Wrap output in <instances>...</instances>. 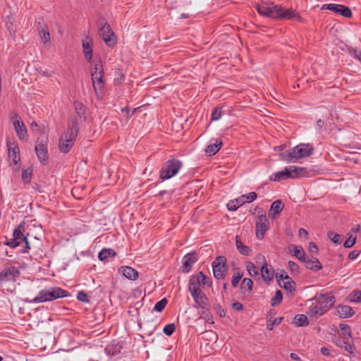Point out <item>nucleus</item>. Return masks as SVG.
Listing matches in <instances>:
<instances>
[{"label": "nucleus", "mask_w": 361, "mask_h": 361, "mask_svg": "<svg viewBox=\"0 0 361 361\" xmlns=\"http://www.w3.org/2000/svg\"><path fill=\"white\" fill-rule=\"evenodd\" d=\"M123 275L130 280H135L138 276L137 271L130 267H122Z\"/></svg>", "instance_id": "nucleus-29"}, {"label": "nucleus", "mask_w": 361, "mask_h": 361, "mask_svg": "<svg viewBox=\"0 0 361 361\" xmlns=\"http://www.w3.org/2000/svg\"><path fill=\"white\" fill-rule=\"evenodd\" d=\"M241 197L243 199V200L250 203L255 201L257 199V195L255 192H250L248 194L241 195Z\"/></svg>", "instance_id": "nucleus-52"}, {"label": "nucleus", "mask_w": 361, "mask_h": 361, "mask_svg": "<svg viewBox=\"0 0 361 361\" xmlns=\"http://www.w3.org/2000/svg\"><path fill=\"white\" fill-rule=\"evenodd\" d=\"M5 25L8 31V37L14 39L17 31V27L14 24V18L11 16L6 17L5 20Z\"/></svg>", "instance_id": "nucleus-21"}, {"label": "nucleus", "mask_w": 361, "mask_h": 361, "mask_svg": "<svg viewBox=\"0 0 361 361\" xmlns=\"http://www.w3.org/2000/svg\"><path fill=\"white\" fill-rule=\"evenodd\" d=\"M351 56L361 62V51L353 49L350 51Z\"/></svg>", "instance_id": "nucleus-62"}, {"label": "nucleus", "mask_w": 361, "mask_h": 361, "mask_svg": "<svg viewBox=\"0 0 361 361\" xmlns=\"http://www.w3.org/2000/svg\"><path fill=\"white\" fill-rule=\"evenodd\" d=\"M246 269L251 276H256L259 275V271L257 269L255 264L251 262H247Z\"/></svg>", "instance_id": "nucleus-45"}, {"label": "nucleus", "mask_w": 361, "mask_h": 361, "mask_svg": "<svg viewBox=\"0 0 361 361\" xmlns=\"http://www.w3.org/2000/svg\"><path fill=\"white\" fill-rule=\"evenodd\" d=\"M168 300L166 298H163L161 300L156 302L154 310L157 312H161L163 311V310L165 308L166 305H167Z\"/></svg>", "instance_id": "nucleus-48"}, {"label": "nucleus", "mask_w": 361, "mask_h": 361, "mask_svg": "<svg viewBox=\"0 0 361 361\" xmlns=\"http://www.w3.org/2000/svg\"><path fill=\"white\" fill-rule=\"evenodd\" d=\"M256 8L261 16L266 17L286 19L297 18L299 20L301 18L298 13L294 12L291 9H285L284 8L277 5L272 6L257 5Z\"/></svg>", "instance_id": "nucleus-1"}, {"label": "nucleus", "mask_w": 361, "mask_h": 361, "mask_svg": "<svg viewBox=\"0 0 361 361\" xmlns=\"http://www.w3.org/2000/svg\"><path fill=\"white\" fill-rule=\"evenodd\" d=\"M282 319H283L282 317H278V318L274 319L272 321L269 320L267 322V329L270 331L272 330L274 328V326L279 325L281 322Z\"/></svg>", "instance_id": "nucleus-54"}, {"label": "nucleus", "mask_w": 361, "mask_h": 361, "mask_svg": "<svg viewBox=\"0 0 361 361\" xmlns=\"http://www.w3.org/2000/svg\"><path fill=\"white\" fill-rule=\"evenodd\" d=\"M284 207V204L281 200L274 201L269 211V216L271 219H275L276 216L279 214Z\"/></svg>", "instance_id": "nucleus-19"}, {"label": "nucleus", "mask_w": 361, "mask_h": 361, "mask_svg": "<svg viewBox=\"0 0 361 361\" xmlns=\"http://www.w3.org/2000/svg\"><path fill=\"white\" fill-rule=\"evenodd\" d=\"M8 156L12 159L13 163L17 165L20 161V151L18 147L15 144L8 142Z\"/></svg>", "instance_id": "nucleus-18"}, {"label": "nucleus", "mask_w": 361, "mask_h": 361, "mask_svg": "<svg viewBox=\"0 0 361 361\" xmlns=\"http://www.w3.org/2000/svg\"><path fill=\"white\" fill-rule=\"evenodd\" d=\"M176 326L173 323L169 324L164 327L163 332L165 335L170 336L175 331Z\"/></svg>", "instance_id": "nucleus-51"}, {"label": "nucleus", "mask_w": 361, "mask_h": 361, "mask_svg": "<svg viewBox=\"0 0 361 361\" xmlns=\"http://www.w3.org/2000/svg\"><path fill=\"white\" fill-rule=\"evenodd\" d=\"M25 228V223L21 222L18 226L13 230V236L17 241H20V243L26 240L27 236L24 235L23 231Z\"/></svg>", "instance_id": "nucleus-23"}, {"label": "nucleus", "mask_w": 361, "mask_h": 361, "mask_svg": "<svg viewBox=\"0 0 361 361\" xmlns=\"http://www.w3.org/2000/svg\"><path fill=\"white\" fill-rule=\"evenodd\" d=\"M350 301L353 302H361V290H355L350 295Z\"/></svg>", "instance_id": "nucleus-50"}, {"label": "nucleus", "mask_w": 361, "mask_h": 361, "mask_svg": "<svg viewBox=\"0 0 361 361\" xmlns=\"http://www.w3.org/2000/svg\"><path fill=\"white\" fill-rule=\"evenodd\" d=\"M214 309L216 310V312L219 314V315L221 317H225V316H226L225 311L220 305H216L214 307Z\"/></svg>", "instance_id": "nucleus-61"}, {"label": "nucleus", "mask_w": 361, "mask_h": 361, "mask_svg": "<svg viewBox=\"0 0 361 361\" xmlns=\"http://www.w3.org/2000/svg\"><path fill=\"white\" fill-rule=\"evenodd\" d=\"M267 262L262 265L261 268L262 276L264 282L269 283L274 278V271L267 267Z\"/></svg>", "instance_id": "nucleus-24"}, {"label": "nucleus", "mask_w": 361, "mask_h": 361, "mask_svg": "<svg viewBox=\"0 0 361 361\" xmlns=\"http://www.w3.org/2000/svg\"><path fill=\"white\" fill-rule=\"evenodd\" d=\"M39 35L42 42H43L44 44L50 42V35L48 30V27H44V30H40V31H39Z\"/></svg>", "instance_id": "nucleus-44"}, {"label": "nucleus", "mask_w": 361, "mask_h": 361, "mask_svg": "<svg viewBox=\"0 0 361 361\" xmlns=\"http://www.w3.org/2000/svg\"><path fill=\"white\" fill-rule=\"evenodd\" d=\"M18 274L19 271L14 267L4 269L0 272V284L10 280L15 281Z\"/></svg>", "instance_id": "nucleus-15"}, {"label": "nucleus", "mask_w": 361, "mask_h": 361, "mask_svg": "<svg viewBox=\"0 0 361 361\" xmlns=\"http://www.w3.org/2000/svg\"><path fill=\"white\" fill-rule=\"evenodd\" d=\"M92 82L97 94H102L104 88L103 80V66L101 61L94 65V71L92 73Z\"/></svg>", "instance_id": "nucleus-8"}, {"label": "nucleus", "mask_w": 361, "mask_h": 361, "mask_svg": "<svg viewBox=\"0 0 361 361\" xmlns=\"http://www.w3.org/2000/svg\"><path fill=\"white\" fill-rule=\"evenodd\" d=\"M198 258L197 257V253L195 252H192L190 253H188L183 256L182 259V266L180 267L181 271L183 273H188L191 271L193 264L197 262Z\"/></svg>", "instance_id": "nucleus-12"}, {"label": "nucleus", "mask_w": 361, "mask_h": 361, "mask_svg": "<svg viewBox=\"0 0 361 361\" xmlns=\"http://www.w3.org/2000/svg\"><path fill=\"white\" fill-rule=\"evenodd\" d=\"M293 323L297 326H306L309 324L307 317L305 314H296L293 318Z\"/></svg>", "instance_id": "nucleus-34"}, {"label": "nucleus", "mask_w": 361, "mask_h": 361, "mask_svg": "<svg viewBox=\"0 0 361 361\" xmlns=\"http://www.w3.org/2000/svg\"><path fill=\"white\" fill-rule=\"evenodd\" d=\"M253 282L249 278H244L242 281L240 288L242 290L247 288V293L250 294L252 290Z\"/></svg>", "instance_id": "nucleus-37"}, {"label": "nucleus", "mask_w": 361, "mask_h": 361, "mask_svg": "<svg viewBox=\"0 0 361 361\" xmlns=\"http://www.w3.org/2000/svg\"><path fill=\"white\" fill-rule=\"evenodd\" d=\"M214 276L218 279H223L226 276L228 271L226 267V259L224 256H219L216 257L212 263Z\"/></svg>", "instance_id": "nucleus-9"}, {"label": "nucleus", "mask_w": 361, "mask_h": 361, "mask_svg": "<svg viewBox=\"0 0 361 361\" xmlns=\"http://www.w3.org/2000/svg\"><path fill=\"white\" fill-rule=\"evenodd\" d=\"M288 248L289 252L300 261H305L306 254L302 247L290 244L288 245Z\"/></svg>", "instance_id": "nucleus-17"}, {"label": "nucleus", "mask_w": 361, "mask_h": 361, "mask_svg": "<svg viewBox=\"0 0 361 361\" xmlns=\"http://www.w3.org/2000/svg\"><path fill=\"white\" fill-rule=\"evenodd\" d=\"M222 142L220 140H216L215 143L209 145L205 149V153L208 156H214L221 149Z\"/></svg>", "instance_id": "nucleus-26"}, {"label": "nucleus", "mask_w": 361, "mask_h": 361, "mask_svg": "<svg viewBox=\"0 0 361 361\" xmlns=\"http://www.w3.org/2000/svg\"><path fill=\"white\" fill-rule=\"evenodd\" d=\"M195 308H199L200 310L207 309L209 307L208 300H199L198 302H195V305H194Z\"/></svg>", "instance_id": "nucleus-58"}, {"label": "nucleus", "mask_w": 361, "mask_h": 361, "mask_svg": "<svg viewBox=\"0 0 361 361\" xmlns=\"http://www.w3.org/2000/svg\"><path fill=\"white\" fill-rule=\"evenodd\" d=\"M13 118V125L18 138L22 140H26L27 137V132L23 122L17 114L15 115Z\"/></svg>", "instance_id": "nucleus-14"}, {"label": "nucleus", "mask_w": 361, "mask_h": 361, "mask_svg": "<svg viewBox=\"0 0 361 361\" xmlns=\"http://www.w3.org/2000/svg\"><path fill=\"white\" fill-rule=\"evenodd\" d=\"M232 307L237 311H241L243 310V305L240 302H235L232 304Z\"/></svg>", "instance_id": "nucleus-64"}, {"label": "nucleus", "mask_w": 361, "mask_h": 361, "mask_svg": "<svg viewBox=\"0 0 361 361\" xmlns=\"http://www.w3.org/2000/svg\"><path fill=\"white\" fill-rule=\"evenodd\" d=\"M337 312L341 318L351 317L355 314V312L350 306L341 305L337 307Z\"/></svg>", "instance_id": "nucleus-22"}, {"label": "nucleus", "mask_w": 361, "mask_h": 361, "mask_svg": "<svg viewBox=\"0 0 361 361\" xmlns=\"http://www.w3.org/2000/svg\"><path fill=\"white\" fill-rule=\"evenodd\" d=\"M78 132L79 126L78 120L75 118L72 121L71 124L67 127L66 130L59 139V149L61 153L66 154L71 151Z\"/></svg>", "instance_id": "nucleus-3"}, {"label": "nucleus", "mask_w": 361, "mask_h": 361, "mask_svg": "<svg viewBox=\"0 0 361 361\" xmlns=\"http://www.w3.org/2000/svg\"><path fill=\"white\" fill-rule=\"evenodd\" d=\"M197 275H198L200 279L202 281V286L203 288H204L205 287H211L212 286V281L211 278L204 275L202 273V271H200L197 274Z\"/></svg>", "instance_id": "nucleus-39"}, {"label": "nucleus", "mask_w": 361, "mask_h": 361, "mask_svg": "<svg viewBox=\"0 0 361 361\" xmlns=\"http://www.w3.org/2000/svg\"><path fill=\"white\" fill-rule=\"evenodd\" d=\"M195 302H198L199 300H208V298L207 295L204 294V293L202 290H197L195 293H190Z\"/></svg>", "instance_id": "nucleus-42"}, {"label": "nucleus", "mask_w": 361, "mask_h": 361, "mask_svg": "<svg viewBox=\"0 0 361 361\" xmlns=\"http://www.w3.org/2000/svg\"><path fill=\"white\" fill-rule=\"evenodd\" d=\"M200 278L197 274H193L190 276L189 281V290L190 293L202 290L200 288Z\"/></svg>", "instance_id": "nucleus-25"}, {"label": "nucleus", "mask_w": 361, "mask_h": 361, "mask_svg": "<svg viewBox=\"0 0 361 361\" xmlns=\"http://www.w3.org/2000/svg\"><path fill=\"white\" fill-rule=\"evenodd\" d=\"M288 267L293 274H300V269L299 266L293 261H289L288 263Z\"/></svg>", "instance_id": "nucleus-53"}, {"label": "nucleus", "mask_w": 361, "mask_h": 361, "mask_svg": "<svg viewBox=\"0 0 361 361\" xmlns=\"http://www.w3.org/2000/svg\"><path fill=\"white\" fill-rule=\"evenodd\" d=\"M70 294L68 291L62 289L60 287H51L48 289L40 290L34 299L27 301L30 303H40L52 301L59 298H66Z\"/></svg>", "instance_id": "nucleus-4"}, {"label": "nucleus", "mask_w": 361, "mask_h": 361, "mask_svg": "<svg viewBox=\"0 0 361 361\" xmlns=\"http://www.w3.org/2000/svg\"><path fill=\"white\" fill-rule=\"evenodd\" d=\"M287 178H293L290 166L286 167L283 171L276 172L269 177L270 180L276 182Z\"/></svg>", "instance_id": "nucleus-16"}, {"label": "nucleus", "mask_w": 361, "mask_h": 361, "mask_svg": "<svg viewBox=\"0 0 361 361\" xmlns=\"http://www.w3.org/2000/svg\"><path fill=\"white\" fill-rule=\"evenodd\" d=\"M82 47L84 56L87 62H90L92 59L93 50H92V39L86 35L82 39Z\"/></svg>", "instance_id": "nucleus-13"}, {"label": "nucleus", "mask_w": 361, "mask_h": 361, "mask_svg": "<svg viewBox=\"0 0 361 361\" xmlns=\"http://www.w3.org/2000/svg\"><path fill=\"white\" fill-rule=\"evenodd\" d=\"M235 245L238 252L241 255L245 256H248L250 255L251 249L248 246L243 245L238 235H236L235 237Z\"/></svg>", "instance_id": "nucleus-28"}, {"label": "nucleus", "mask_w": 361, "mask_h": 361, "mask_svg": "<svg viewBox=\"0 0 361 361\" xmlns=\"http://www.w3.org/2000/svg\"><path fill=\"white\" fill-rule=\"evenodd\" d=\"M292 171L293 178L307 176L308 175V171L307 168L298 167L295 166H290Z\"/></svg>", "instance_id": "nucleus-30"}, {"label": "nucleus", "mask_w": 361, "mask_h": 361, "mask_svg": "<svg viewBox=\"0 0 361 361\" xmlns=\"http://www.w3.org/2000/svg\"><path fill=\"white\" fill-rule=\"evenodd\" d=\"M183 164L177 159H171L164 162L159 171V178L163 180H168L175 176L181 169Z\"/></svg>", "instance_id": "nucleus-5"}, {"label": "nucleus", "mask_w": 361, "mask_h": 361, "mask_svg": "<svg viewBox=\"0 0 361 361\" xmlns=\"http://www.w3.org/2000/svg\"><path fill=\"white\" fill-rule=\"evenodd\" d=\"M255 210H258V214H259L258 218H257V221L256 224H269V222L267 218L266 214L262 208L256 207Z\"/></svg>", "instance_id": "nucleus-41"}, {"label": "nucleus", "mask_w": 361, "mask_h": 361, "mask_svg": "<svg viewBox=\"0 0 361 361\" xmlns=\"http://www.w3.org/2000/svg\"><path fill=\"white\" fill-rule=\"evenodd\" d=\"M356 241V237H353V235H350L349 238L344 242L343 246L346 248L352 247Z\"/></svg>", "instance_id": "nucleus-57"}, {"label": "nucleus", "mask_w": 361, "mask_h": 361, "mask_svg": "<svg viewBox=\"0 0 361 361\" xmlns=\"http://www.w3.org/2000/svg\"><path fill=\"white\" fill-rule=\"evenodd\" d=\"M339 328L342 332L344 340H349L351 338V329L350 326L345 324H340Z\"/></svg>", "instance_id": "nucleus-40"}, {"label": "nucleus", "mask_w": 361, "mask_h": 361, "mask_svg": "<svg viewBox=\"0 0 361 361\" xmlns=\"http://www.w3.org/2000/svg\"><path fill=\"white\" fill-rule=\"evenodd\" d=\"M314 152L312 145L300 143L279 154L280 159L286 162H295L297 160L310 157Z\"/></svg>", "instance_id": "nucleus-2"}, {"label": "nucleus", "mask_w": 361, "mask_h": 361, "mask_svg": "<svg viewBox=\"0 0 361 361\" xmlns=\"http://www.w3.org/2000/svg\"><path fill=\"white\" fill-rule=\"evenodd\" d=\"M99 35L109 47H114L117 43V37L111 28L110 25L104 20L101 19L98 23Z\"/></svg>", "instance_id": "nucleus-6"}, {"label": "nucleus", "mask_w": 361, "mask_h": 361, "mask_svg": "<svg viewBox=\"0 0 361 361\" xmlns=\"http://www.w3.org/2000/svg\"><path fill=\"white\" fill-rule=\"evenodd\" d=\"M328 237L329 238L331 239V240L336 244V245H339L342 243V238H341V235H340L339 234L336 233H334V232H329L328 233Z\"/></svg>", "instance_id": "nucleus-49"}, {"label": "nucleus", "mask_w": 361, "mask_h": 361, "mask_svg": "<svg viewBox=\"0 0 361 361\" xmlns=\"http://www.w3.org/2000/svg\"><path fill=\"white\" fill-rule=\"evenodd\" d=\"M245 202V200L242 198V197H239L237 199L232 200L228 202L227 204V208L229 211H236L238 207L243 205Z\"/></svg>", "instance_id": "nucleus-32"}, {"label": "nucleus", "mask_w": 361, "mask_h": 361, "mask_svg": "<svg viewBox=\"0 0 361 361\" xmlns=\"http://www.w3.org/2000/svg\"><path fill=\"white\" fill-rule=\"evenodd\" d=\"M276 279L278 284L280 286H282L281 281L289 280L290 279V276L287 274V273L286 272L285 270L281 269V270H280L279 273L276 274Z\"/></svg>", "instance_id": "nucleus-46"}, {"label": "nucleus", "mask_w": 361, "mask_h": 361, "mask_svg": "<svg viewBox=\"0 0 361 361\" xmlns=\"http://www.w3.org/2000/svg\"><path fill=\"white\" fill-rule=\"evenodd\" d=\"M324 313L325 312L319 305H315L310 308L307 314L310 316V317H314L315 319H317Z\"/></svg>", "instance_id": "nucleus-35"}, {"label": "nucleus", "mask_w": 361, "mask_h": 361, "mask_svg": "<svg viewBox=\"0 0 361 361\" xmlns=\"http://www.w3.org/2000/svg\"><path fill=\"white\" fill-rule=\"evenodd\" d=\"M302 262L305 263V265L307 269L314 271H317L322 268L320 262L316 257H312L311 259H310L306 256L305 261H302Z\"/></svg>", "instance_id": "nucleus-20"}, {"label": "nucleus", "mask_w": 361, "mask_h": 361, "mask_svg": "<svg viewBox=\"0 0 361 361\" xmlns=\"http://www.w3.org/2000/svg\"><path fill=\"white\" fill-rule=\"evenodd\" d=\"M322 10H329L334 12L336 14H339L345 18H351L352 17V11L349 7L345 6L344 5L336 4H324L322 8Z\"/></svg>", "instance_id": "nucleus-10"}, {"label": "nucleus", "mask_w": 361, "mask_h": 361, "mask_svg": "<svg viewBox=\"0 0 361 361\" xmlns=\"http://www.w3.org/2000/svg\"><path fill=\"white\" fill-rule=\"evenodd\" d=\"M309 250L310 252L316 253L318 251V247L314 243L311 242L309 244Z\"/></svg>", "instance_id": "nucleus-63"}, {"label": "nucleus", "mask_w": 361, "mask_h": 361, "mask_svg": "<svg viewBox=\"0 0 361 361\" xmlns=\"http://www.w3.org/2000/svg\"><path fill=\"white\" fill-rule=\"evenodd\" d=\"M116 252L111 248L102 249L98 254V258L101 261H106L109 257H114Z\"/></svg>", "instance_id": "nucleus-27"}, {"label": "nucleus", "mask_w": 361, "mask_h": 361, "mask_svg": "<svg viewBox=\"0 0 361 361\" xmlns=\"http://www.w3.org/2000/svg\"><path fill=\"white\" fill-rule=\"evenodd\" d=\"M212 121H217L219 120L221 116V110L219 108H214L212 110Z\"/></svg>", "instance_id": "nucleus-59"}, {"label": "nucleus", "mask_w": 361, "mask_h": 361, "mask_svg": "<svg viewBox=\"0 0 361 361\" xmlns=\"http://www.w3.org/2000/svg\"><path fill=\"white\" fill-rule=\"evenodd\" d=\"M4 243L11 248H15L20 245V241H17L15 238H13L11 239L7 240Z\"/></svg>", "instance_id": "nucleus-60"}, {"label": "nucleus", "mask_w": 361, "mask_h": 361, "mask_svg": "<svg viewBox=\"0 0 361 361\" xmlns=\"http://www.w3.org/2000/svg\"><path fill=\"white\" fill-rule=\"evenodd\" d=\"M269 224H256V235L258 239H263L265 232L269 229Z\"/></svg>", "instance_id": "nucleus-31"}, {"label": "nucleus", "mask_w": 361, "mask_h": 361, "mask_svg": "<svg viewBox=\"0 0 361 361\" xmlns=\"http://www.w3.org/2000/svg\"><path fill=\"white\" fill-rule=\"evenodd\" d=\"M313 300L319 303V306L325 312H326L336 302V298L334 295H326L323 293L316 294Z\"/></svg>", "instance_id": "nucleus-11"}, {"label": "nucleus", "mask_w": 361, "mask_h": 361, "mask_svg": "<svg viewBox=\"0 0 361 361\" xmlns=\"http://www.w3.org/2000/svg\"><path fill=\"white\" fill-rule=\"evenodd\" d=\"M47 142L48 137L46 135L37 137L35 142V150L39 162L43 165H47L49 160Z\"/></svg>", "instance_id": "nucleus-7"}, {"label": "nucleus", "mask_w": 361, "mask_h": 361, "mask_svg": "<svg viewBox=\"0 0 361 361\" xmlns=\"http://www.w3.org/2000/svg\"><path fill=\"white\" fill-rule=\"evenodd\" d=\"M342 345H343L342 348H344V350L345 351H347L351 354H353L354 353V345H351L348 342V340H343Z\"/></svg>", "instance_id": "nucleus-56"}, {"label": "nucleus", "mask_w": 361, "mask_h": 361, "mask_svg": "<svg viewBox=\"0 0 361 361\" xmlns=\"http://www.w3.org/2000/svg\"><path fill=\"white\" fill-rule=\"evenodd\" d=\"M32 176V169L29 167L22 172V180L25 184H28L31 182Z\"/></svg>", "instance_id": "nucleus-38"}, {"label": "nucleus", "mask_w": 361, "mask_h": 361, "mask_svg": "<svg viewBox=\"0 0 361 361\" xmlns=\"http://www.w3.org/2000/svg\"><path fill=\"white\" fill-rule=\"evenodd\" d=\"M283 284L281 286L282 288L290 292H293L295 290V282L290 277L289 280H283Z\"/></svg>", "instance_id": "nucleus-43"}, {"label": "nucleus", "mask_w": 361, "mask_h": 361, "mask_svg": "<svg viewBox=\"0 0 361 361\" xmlns=\"http://www.w3.org/2000/svg\"><path fill=\"white\" fill-rule=\"evenodd\" d=\"M200 319H203L206 322L214 324L213 317L209 312V307L204 310H200Z\"/></svg>", "instance_id": "nucleus-36"}, {"label": "nucleus", "mask_w": 361, "mask_h": 361, "mask_svg": "<svg viewBox=\"0 0 361 361\" xmlns=\"http://www.w3.org/2000/svg\"><path fill=\"white\" fill-rule=\"evenodd\" d=\"M73 104H74L75 112L78 114V116L80 118H83V119L85 120L86 119V117H85L86 107H85V106L84 104H82L80 102H78V101L74 102Z\"/></svg>", "instance_id": "nucleus-33"}, {"label": "nucleus", "mask_w": 361, "mask_h": 361, "mask_svg": "<svg viewBox=\"0 0 361 361\" xmlns=\"http://www.w3.org/2000/svg\"><path fill=\"white\" fill-rule=\"evenodd\" d=\"M77 299L82 302L88 303L90 302L88 295L83 290H80L78 293Z\"/></svg>", "instance_id": "nucleus-55"}, {"label": "nucleus", "mask_w": 361, "mask_h": 361, "mask_svg": "<svg viewBox=\"0 0 361 361\" xmlns=\"http://www.w3.org/2000/svg\"><path fill=\"white\" fill-rule=\"evenodd\" d=\"M283 300V293L280 290L276 291L275 296L271 299V306L274 307L279 305Z\"/></svg>", "instance_id": "nucleus-47"}]
</instances>
